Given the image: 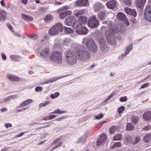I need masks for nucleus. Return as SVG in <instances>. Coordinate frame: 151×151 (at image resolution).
Masks as SVG:
<instances>
[{
    "mask_svg": "<svg viewBox=\"0 0 151 151\" xmlns=\"http://www.w3.org/2000/svg\"><path fill=\"white\" fill-rule=\"evenodd\" d=\"M85 44L88 50L93 52H96L98 50V47L95 41L90 39H84L82 42Z\"/></svg>",
    "mask_w": 151,
    "mask_h": 151,
    "instance_id": "f03ea898",
    "label": "nucleus"
},
{
    "mask_svg": "<svg viewBox=\"0 0 151 151\" xmlns=\"http://www.w3.org/2000/svg\"><path fill=\"white\" fill-rule=\"evenodd\" d=\"M50 59L53 63L60 64L63 61L62 53L59 51H55L51 54Z\"/></svg>",
    "mask_w": 151,
    "mask_h": 151,
    "instance_id": "39448f33",
    "label": "nucleus"
},
{
    "mask_svg": "<svg viewBox=\"0 0 151 151\" xmlns=\"http://www.w3.org/2000/svg\"><path fill=\"white\" fill-rule=\"evenodd\" d=\"M12 96H9V97H7V98L5 99V101H10L11 99V97H12Z\"/></svg>",
    "mask_w": 151,
    "mask_h": 151,
    "instance_id": "0e129e2a",
    "label": "nucleus"
},
{
    "mask_svg": "<svg viewBox=\"0 0 151 151\" xmlns=\"http://www.w3.org/2000/svg\"><path fill=\"white\" fill-rule=\"evenodd\" d=\"M65 117L62 116L61 117L59 118H57L55 119V120L56 121H60L61 120H62Z\"/></svg>",
    "mask_w": 151,
    "mask_h": 151,
    "instance_id": "5fc2aeb1",
    "label": "nucleus"
},
{
    "mask_svg": "<svg viewBox=\"0 0 151 151\" xmlns=\"http://www.w3.org/2000/svg\"><path fill=\"white\" fill-rule=\"evenodd\" d=\"M64 29L65 32L67 33H71L73 32V30L71 28L69 27H65Z\"/></svg>",
    "mask_w": 151,
    "mask_h": 151,
    "instance_id": "c9c22d12",
    "label": "nucleus"
},
{
    "mask_svg": "<svg viewBox=\"0 0 151 151\" xmlns=\"http://www.w3.org/2000/svg\"><path fill=\"white\" fill-rule=\"evenodd\" d=\"M65 112V111H60V109H58L57 110H55L52 113V114H61Z\"/></svg>",
    "mask_w": 151,
    "mask_h": 151,
    "instance_id": "a19ab883",
    "label": "nucleus"
},
{
    "mask_svg": "<svg viewBox=\"0 0 151 151\" xmlns=\"http://www.w3.org/2000/svg\"><path fill=\"white\" fill-rule=\"evenodd\" d=\"M32 100L31 99L27 100L23 102L20 106L19 107L21 108L28 105L29 104L32 102Z\"/></svg>",
    "mask_w": 151,
    "mask_h": 151,
    "instance_id": "a878e982",
    "label": "nucleus"
},
{
    "mask_svg": "<svg viewBox=\"0 0 151 151\" xmlns=\"http://www.w3.org/2000/svg\"><path fill=\"white\" fill-rule=\"evenodd\" d=\"M131 119L132 123L134 124H136L139 121L138 118L135 116H133L132 117Z\"/></svg>",
    "mask_w": 151,
    "mask_h": 151,
    "instance_id": "c756f323",
    "label": "nucleus"
},
{
    "mask_svg": "<svg viewBox=\"0 0 151 151\" xmlns=\"http://www.w3.org/2000/svg\"><path fill=\"white\" fill-rule=\"evenodd\" d=\"M125 108L124 106H122L118 109V111L119 113H122L124 110Z\"/></svg>",
    "mask_w": 151,
    "mask_h": 151,
    "instance_id": "79ce46f5",
    "label": "nucleus"
},
{
    "mask_svg": "<svg viewBox=\"0 0 151 151\" xmlns=\"http://www.w3.org/2000/svg\"><path fill=\"white\" fill-rule=\"evenodd\" d=\"M116 37L118 40L121 38L120 35L112 29H110L106 32V38L109 44L114 45L116 44Z\"/></svg>",
    "mask_w": 151,
    "mask_h": 151,
    "instance_id": "f257e3e1",
    "label": "nucleus"
},
{
    "mask_svg": "<svg viewBox=\"0 0 151 151\" xmlns=\"http://www.w3.org/2000/svg\"><path fill=\"white\" fill-rule=\"evenodd\" d=\"M71 12L70 11L60 12L59 14L60 18L61 19H63L68 15L71 14Z\"/></svg>",
    "mask_w": 151,
    "mask_h": 151,
    "instance_id": "4be33fe9",
    "label": "nucleus"
},
{
    "mask_svg": "<svg viewBox=\"0 0 151 151\" xmlns=\"http://www.w3.org/2000/svg\"><path fill=\"white\" fill-rule=\"evenodd\" d=\"M4 126L7 128H8L9 127H12V125L9 123L5 124Z\"/></svg>",
    "mask_w": 151,
    "mask_h": 151,
    "instance_id": "864d4df0",
    "label": "nucleus"
},
{
    "mask_svg": "<svg viewBox=\"0 0 151 151\" xmlns=\"http://www.w3.org/2000/svg\"><path fill=\"white\" fill-rule=\"evenodd\" d=\"M107 136L105 134H102L100 136V137L98 139L97 145L99 146L104 143L106 140Z\"/></svg>",
    "mask_w": 151,
    "mask_h": 151,
    "instance_id": "f8f14e48",
    "label": "nucleus"
},
{
    "mask_svg": "<svg viewBox=\"0 0 151 151\" xmlns=\"http://www.w3.org/2000/svg\"><path fill=\"white\" fill-rule=\"evenodd\" d=\"M65 56L67 62L70 65H73L77 62V59L75 52L71 51L66 52Z\"/></svg>",
    "mask_w": 151,
    "mask_h": 151,
    "instance_id": "20e7f679",
    "label": "nucleus"
},
{
    "mask_svg": "<svg viewBox=\"0 0 151 151\" xmlns=\"http://www.w3.org/2000/svg\"><path fill=\"white\" fill-rule=\"evenodd\" d=\"M84 13L83 10H76L75 11V15L76 17Z\"/></svg>",
    "mask_w": 151,
    "mask_h": 151,
    "instance_id": "f704fd0d",
    "label": "nucleus"
},
{
    "mask_svg": "<svg viewBox=\"0 0 151 151\" xmlns=\"http://www.w3.org/2000/svg\"><path fill=\"white\" fill-rule=\"evenodd\" d=\"M6 13L3 10H0V21L5 20L6 18Z\"/></svg>",
    "mask_w": 151,
    "mask_h": 151,
    "instance_id": "b1692460",
    "label": "nucleus"
},
{
    "mask_svg": "<svg viewBox=\"0 0 151 151\" xmlns=\"http://www.w3.org/2000/svg\"><path fill=\"white\" fill-rule=\"evenodd\" d=\"M7 26L8 28L11 31L13 32L14 31V29L11 25L9 24Z\"/></svg>",
    "mask_w": 151,
    "mask_h": 151,
    "instance_id": "bf43d9fd",
    "label": "nucleus"
},
{
    "mask_svg": "<svg viewBox=\"0 0 151 151\" xmlns=\"http://www.w3.org/2000/svg\"><path fill=\"white\" fill-rule=\"evenodd\" d=\"M50 103V101H46V102L43 103H40L39 104V106L40 107H45L47 105L49 104Z\"/></svg>",
    "mask_w": 151,
    "mask_h": 151,
    "instance_id": "ea45409f",
    "label": "nucleus"
},
{
    "mask_svg": "<svg viewBox=\"0 0 151 151\" xmlns=\"http://www.w3.org/2000/svg\"><path fill=\"white\" fill-rule=\"evenodd\" d=\"M58 143H59V145L57 146H54L53 148L51 149V151H52L54 150H55L56 148H58V147H59L61 145L62 143V142H58Z\"/></svg>",
    "mask_w": 151,
    "mask_h": 151,
    "instance_id": "09e8293b",
    "label": "nucleus"
},
{
    "mask_svg": "<svg viewBox=\"0 0 151 151\" xmlns=\"http://www.w3.org/2000/svg\"><path fill=\"white\" fill-rule=\"evenodd\" d=\"M1 4L2 6L5 7L6 6V4L4 2V1L3 0H2L1 1Z\"/></svg>",
    "mask_w": 151,
    "mask_h": 151,
    "instance_id": "052dcab7",
    "label": "nucleus"
},
{
    "mask_svg": "<svg viewBox=\"0 0 151 151\" xmlns=\"http://www.w3.org/2000/svg\"><path fill=\"white\" fill-rule=\"evenodd\" d=\"M23 3L25 5H26L27 2L28 0H22Z\"/></svg>",
    "mask_w": 151,
    "mask_h": 151,
    "instance_id": "338daca9",
    "label": "nucleus"
},
{
    "mask_svg": "<svg viewBox=\"0 0 151 151\" xmlns=\"http://www.w3.org/2000/svg\"><path fill=\"white\" fill-rule=\"evenodd\" d=\"M50 49L48 48H45L42 50L40 52V55L44 58H45L48 56L50 53Z\"/></svg>",
    "mask_w": 151,
    "mask_h": 151,
    "instance_id": "f3484780",
    "label": "nucleus"
},
{
    "mask_svg": "<svg viewBox=\"0 0 151 151\" xmlns=\"http://www.w3.org/2000/svg\"><path fill=\"white\" fill-rule=\"evenodd\" d=\"M78 29L76 30V32L78 34L81 35H86V34L88 32V30L84 26H81V27L79 29Z\"/></svg>",
    "mask_w": 151,
    "mask_h": 151,
    "instance_id": "dca6fc26",
    "label": "nucleus"
},
{
    "mask_svg": "<svg viewBox=\"0 0 151 151\" xmlns=\"http://www.w3.org/2000/svg\"><path fill=\"white\" fill-rule=\"evenodd\" d=\"M12 96H9V97H7V98L5 99V101H10L11 99V97H12Z\"/></svg>",
    "mask_w": 151,
    "mask_h": 151,
    "instance_id": "e2e57ef3",
    "label": "nucleus"
},
{
    "mask_svg": "<svg viewBox=\"0 0 151 151\" xmlns=\"http://www.w3.org/2000/svg\"><path fill=\"white\" fill-rule=\"evenodd\" d=\"M88 3V0H78L76 1L77 5L79 6H86Z\"/></svg>",
    "mask_w": 151,
    "mask_h": 151,
    "instance_id": "412c9836",
    "label": "nucleus"
},
{
    "mask_svg": "<svg viewBox=\"0 0 151 151\" xmlns=\"http://www.w3.org/2000/svg\"><path fill=\"white\" fill-rule=\"evenodd\" d=\"M140 137H136L135 139L132 141V143L133 145H135L139 142L140 139Z\"/></svg>",
    "mask_w": 151,
    "mask_h": 151,
    "instance_id": "e433bc0d",
    "label": "nucleus"
},
{
    "mask_svg": "<svg viewBox=\"0 0 151 151\" xmlns=\"http://www.w3.org/2000/svg\"><path fill=\"white\" fill-rule=\"evenodd\" d=\"M59 95L60 93L59 92H56L54 94H51L50 96V97L52 99H54L58 96Z\"/></svg>",
    "mask_w": 151,
    "mask_h": 151,
    "instance_id": "58836bf2",
    "label": "nucleus"
},
{
    "mask_svg": "<svg viewBox=\"0 0 151 151\" xmlns=\"http://www.w3.org/2000/svg\"><path fill=\"white\" fill-rule=\"evenodd\" d=\"M143 118L147 121L151 120V112L147 111L145 112L143 115Z\"/></svg>",
    "mask_w": 151,
    "mask_h": 151,
    "instance_id": "aec40b11",
    "label": "nucleus"
},
{
    "mask_svg": "<svg viewBox=\"0 0 151 151\" xmlns=\"http://www.w3.org/2000/svg\"><path fill=\"white\" fill-rule=\"evenodd\" d=\"M25 133V132H22L19 134L16 135L15 136V138H18V137H21Z\"/></svg>",
    "mask_w": 151,
    "mask_h": 151,
    "instance_id": "13d9d810",
    "label": "nucleus"
},
{
    "mask_svg": "<svg viewBox=\"0 0 151 151\" xmlns=\"http://www.w3.org/2000/svg\"><path fill=\"white\" fill-rule=\"evenodd\" d=\"M122 146L121 143L120 142L115 143L111 147V149H113L117 147H120Z\"/></svg>",
    "mask_w": 151,
    "mask_h": 151,
    "instance_id": "72a5a7b5",
    "label": "nucleus"
},
{
    "mask_svg": "<svg viewBox=\"0 0 151 151\" xmlns=\"http://www.w3.org/2000/svg\"><path fill=\"white\" fill-rule=\"evenodd\" d=\"M57 115H52L49 116V119H53L56 117Z\"/></svg>",
    "mask_w": 151,
    "mask_h": 151,
    "instance_id": "6e6d98bb",
    "label": "nucleus"
},
{
    "mask_svg": "<svg viewBox=\"0 0 151 151\" xmlns=\"http://www.w3.org/2000/svg\"><path fill=\"white\" fill-rule=\"evenodd\" d=\"M106 5L108 8L113 9L116 7V2L115 0H111L106 3Z\"/></svg>",
    "mask_w": 151,
    "mask_h": 151,
    "instance_id": "a211bd4d",
    "label": "nucleus"
},
{
    "mask_svg": "<svg viewBox=\"0 0 151 151\" xmlns=\"http://www.w3.org/2000/svg\"><path fill=\"white\" fill-rule=\"evenodd\" d=\"M145 19L148 22H151V6L148 5L146 7L144 13Z\"/></svg>",
    "mask_w": 151,
    "mask_h": 151,
    "instance_id": "1a4fd4ad",
    "label": "nucleus"
},
{
    "mask_svg": "<svg viewBox=\"0 0 151 151\" xmlns=\"http://www.w3.org/2000/svg\"><path fill=\"white\" fill-rule=\"evenodd\" d=\"M122 139V135L121 134H118L114 136L113 137L114 141L120 140Z\"/></svg>",
    "mask_w": 151,
    "mask_h": 151,
    "instance_id": "2f4dec72",
    "label": "nucleus"
},
{
    "mask_svg": "<svg viewBox=\"0 0 151 151\" xmlns=\"http://www.w3.org/2000/svg\"><path fill=\"white\" fill-rule=\"evenodd\" d=\"M76 19L74 17L70 16L68 17L65 19L66 24L68 26L73 25L75 22Z\"/></svg>",
    "mask_w": 151,
    "mask_h": 151,
    "instance_id": "9b49d317",
    "label": "nucleus"
},
{
    "mask_svg": "<svg viewBox=\"0 0 151 151\" xmlns=\"http://www.w3.org/2000/svg\"><path fill=\"white\" fill-rule=\"evenodd\" d=\"M79 60L82 62H86L91 58V55L87 51L79 50L76 53Z\"/></svg>",
    "mask_w": 151,
    "mask_h": 151,
    "instance_id": "7ed1b4c3",
    "label": "nucleus"
},
{
    "mask_svg": "<svg viewBox=\"0 0 151 151\" xmlns=\"http://www.w3.org/2000/svg\"><path fill=\"white\" fill-rule=\"evenodd\" d=\"M149 85V83H145L141 86L140 88H144L147 87Z\"/></svg>",
    "mask_w": 151,
    "mask_h": 151,
    "instance_id": "3c124183",
    "label": "nucleus"
},
{
    "mask_svg": "<svg viewBox=\"0 0 151 151\" xmlns=\"http://www.w3.org/2000/svg\"><path fill=\"white\" fill-rule=\"evenodd\" d=\"M60 140V139H57L56 140H53L52 141V145H54L56 144L57 146L58 145H59V143H58V142H61L60 141H59Z\"/></svg>",
    "mask_w": 151,
    "mask_h": 151,
    "instance_id": "a18cd8bd",
    "label": "nucleus"
},
{
    "mask_svg": "<svg viewBox=\"0 0 151 151\" xmlns=\"http://www.w3.org/2000/svg\"><path fill=\"white\" fill-rule=\"evenodd\" d=\"M104 116V115L102 114H101L98 116H96V119H100L102 118Z\"/></svg>",
    "mask_w": 151,
    "mask_h": 151,
    "instance_id": "8fccbe9b",
    "label": "nucleus"
},
{
    "mask_svg": "<svg viewBox=\"0 0 151 151\" xmlns=\"http://www.w3.org/2000/svg\"><path fill=\"white\" fill-rule=\"evenodd\" d=\"M35 90L36 92H37L41 91L42 90V88L41 86H37L35 88Z\"/></svg>",
    "mask_w": 151,
    "mask_h": 151,
    "instance_id": "49530a36",
    "label": "nucleus"
},
{
    "mask_svg": "<svg viewBox=\"0 0 151 151\" xmlns=\"http://www.w3.org/2000/svg\"><path fill=\"white\" fill-rule=\"evenodd\" d=\"M117 127L116 126H113L109 129V132L110 134H113L116 131Z\"/></svg>",
    "mask_w": 151,
    "mask_h": 151,
    "instance_id": "473e14b6",
    "label": "nucleus"
},
{
    "mask_svg": "<svg viewBox=\"0 0 151 151\" xmlns=\"http://www.w3.org/2000/svg\"><path fill=\"white\" fill-rule=\"evenodd\" d=\"M99 45L101 50L102 51L105 52L108 50L109 47L107 46L106 42L105 39H100L99 41Z\"/></svg>",
    "mask_w": 151,
    "mask_h": 151,
    "instance_id": "9d476101",
    "label": "nucleus"
},
{
    "mask_svg": "<svg viewBox=\"0 0 151 151\" xmlns=\"http://www.w3.org/2000/svg\"><path fill=\"white\" fill-rule=\"evenodd\" d=\"M43 119H44V120H45V121L47 120H49V116H46V117L44 118Z\"/></svg>",
    "mask_w": 151,
    "mask_h": 151,
    "instance_id": "774afa93",
    "label": "nucleus"
},
{
    "mask_svg": "<svg viewBox=\"0 0 151 151\" xmlns=\"http://www.w3.org/2000/svg\"><path fill=\"white\" fill-rule=\"evenodd\" d=\"M114 95V94L113 93H112L109 96L108 98L106 100V101H107L109 100L111 97Z\"/></svg>",
    "mask_w": 151,
    "mask_h": 151,
    "instance_id": "4d7b16f0",
    "label": "nucleus"
},
{
    "mask_svg": "<svg viewBox=\"0 0 151 151\" xmlns=\"http://www.w3.org/2000/svg\"><path fill=\"white\" fill-rule=\"evenodd\" d=\"M29 37L30 38L33 39H36L38 37V35H37L33 34L32 35H29Z\"/></svg>",
    "mask_w": 151,
    "mask_h": 151,
    "instance_id": "37998d69",
    "label": "nucleus"
},
{
    "mask_svg": "<svg viewBox=\"0 0 151 151\" xmlns=\"http://www.w3.org/2000/svg\"><path fill=\"white\" fill-rule=\"evenodd\" d=\"M151 128V126L149 125L146 126L143 129L144 130H146L147 131Z\"/></svg>",
    "mask_w": 151,
    "mask_h": 151,
    "instance_id": "603ef678",
    "label": "nucleus"
},
{
    "mask_svg": "<svg viewBox=\"0 0 151 151\" xmlns=\"http://www.w3.org/2000/svg\"><path fill=\"white\" fill-rule=\"evenodd\" d=\"M87 22V18L86 17L81 16L78 17V19L77 21H76L73 25V29H79L81 27L82 24H84L86 23Z\"/></svg>",
    "mask_w": 151,
    "mask_h": 151,
    "instance_id": "0eeeda50",
    "label": "nucleus"
},
{
    "mask_svg": "<svg viewBox=\"0 0 151 151\" xmlns=\"http://www.w3.org/2000/svg\"><path fill=\"white\" fill-rule=\"evenodd\" d=\"M1 55L2 56V58L4 60H5L6 59V55L3 53H1Z\"/></svg>",
    "mask_w": 151,
    "mask_h": 151,
    "instance_id": "680f3d73",
    "label": "nucleus"
},
{
    "mask_svg": "<svg viewBox=\"0 0 151 151\" xmlns=\"http://www.w3.org/2000/svg\"><path fill=\"white\" fill-rule=\"evenodd\" d=\"M10 58L12 60L17 62L19 61L20 57L17 55H12L10 56Z\"/></svg>",
    "mask_w": 151,
    "mask_h": 151,
    "instance_id": "bb28decb",
    "label": "nucleus"
},
{
    "mask_svg": "<svg viewBox=\"0 0 151 151\" xmlns=\"http://www.w3.org/2000/svg\"><path fill=\"white\" fill-rule=\"evenodd\" d=\"M127 97L126 96L124 97H121L119 99V100L121 102H125L127 101Z\"/></svg>",
    "mask_w": 151,
    "mask_h": 151,
    "instance_id": "de8ad7c7",
    "label": "nucleus"
},
{
    "mask_svg": "<svg viewBox=\"0 0 151 151\" xmlns=\"http://www.w3.org/2000/svg\"><path fill=\"white\" fill-rule=\"evenodd\" d=\"M146 3V0H136L135 4L137 8L142 9Z\"/></svg>",
    "mask_w": 151,
    "mask_h": 151,
    "instance_id": "ddd939ff",
    "label": "nucleus"
},
{
    "mask_svg": "<svg viewBox=\"0 0 151 151\" xmlns=\"http://www.w3.org/2000/svg\"><path fill=\"white\" fill-rule=\"evenodd\" d=\"M99 24V21L97 20L95 15L91 17L88 22V24L91 28H96Z\"/></svg>",
    "mask_w": 151,
    "mask_h": 151,
    "instance_id": "6e6552de",
    "label": "nucleus"
},
{
    "mask_svg": "<svg viewBox=\"0 0 151 151\" xmlns=\"http://www.w3.org/2000/svg\"><path fill=\"white\" fill-rule=\"evenodd\" d=\"M6 77L9 80L15 82L19 81L21 80V78L17 76L10 74L7 75Z\"/></svg>",
    "mask_w": 151,
    "mask_h": 151,
    "instance_id": "2eb2a0df",
    "label": "nucleus"
},
{
    "mask_svg": "<svg viewBox=\"0 0 151 151\" xmlns=\"http://www.w3.org/2000/svg\"><path fill=\"white\" fill-rule=\"evenodd\" d=\"M63 30L62 24L60 23H58L49 29L48 33L50 35L53 36L58 34L59 31L62 32Z\"/></svg>",
    "mask_w": 151,
    "mask_h": 151,
    "instance_id": "423d86ee",
    "label": "nucleus"
},
{
    "mask_svg": "<svg viewBox=\"0 0 151 151\" xmlns=\"http://www.w3.org/2000/svg\"><path fill=\"white\" fill-rule=\"evenodd\" d=\"M134 128V127L130 123H127V130H131Z\"/></svg>",
    "mask_w": 151,
    "mask_h": 151,
    "instance_id": "4c0bfd02",
    "label": "nucleus"
},
{
    "mask_svg": "<svg viewBox=\"0 0 151 151\" xmlns=\"http://www.w3.org/2000/svg\"><path fill=\"white\" fill-rule=\"evenodd\" d=\"M105 14L103 12H100L98 14V17L101 20H103L105 18Z\"/></svg>",
    "mask_w": 151,
    "mask_h": 151,
    "instance_id": "cd10ccee",
    "label": "nucleus"
},
{
    "mask_svg": "<svg viewBox=\"0 0 151 151\" xmlns=\"http://www.w3.org/2000/svg\"><path fill=\"white\" fill-rule=\"evenodd\" d=\"M22 17L25 21L27 22L32 21L33 20L32 17L29 15H27L24 14L21 15Z\"/></svg>",
    "mask_w": 151,
    "mask_h": 151,
    "instance_id": "5701e85b",
    "label": "nucleus"
},
{
    "mask_svg": "<svg viewBox=\"0 0 151 151\" xmlns=\"http://www.w3.org/2000/svg\"><path fill=\"white\" fill-rule=\"evenodd\" d=\"M124 4L128 6H130L132 5V2L130 0H125Z\"/></svg>",
    "mask_w": 151,
    "mask_h": 151,
    "instance_id": "c03bdc74",
    "label": "nucleus"
},
{
    "mask_svg": "<svg viewBox=\"0 0 151 151\" xmlns=\"http://www.w3.org/2000/svg\"><path fill=\"white\" fill-rule=\"evenodd\" d=\"M117 18L120 20L124 21H127V25H129V23L127 20V19L124 14L122 13H119L117 15Z\"/></svg>",
    "mask_w": 151,
    "mask_h": 151,
    "instance_id": "6ab92c4d",
    "label": "nucleus"
},
{
    "mask_svg": "<svg viewBox=\"0 0 151 151\" xmlns=\"http://www.w3.org/2000/svg\"><path fill=\"white\" fill-rule=\"evenodd\" d=\"M124 10L125 12L128 14L134 17H135L137 16V14L136 12L134 9L126 7L124 8Z\"/></svg>",
    "mask_w": 151,
    "mask_h": 151,
    "instance_id": "4468645a",
    "label": "nucleus"
},
{
    "mask_svg": "<svg viewBox=\"0 0 151 151\" xmlns=\"http://www.w3.org/2000/svg\"><path fill=\"white\" fill-rule=\"evenodd\" d=\"M132 49V46H128L127 47L126 50L125 51V53L122 55V57H124L126 56V55L128 54L129 52Z\"/></svg>",
    "mask_w": 151,
    "mask_h": 151,
    "instance_id": "c85d7f7f",
    "label": "nucleus"
},
{
    "mask_svg": "<svg viewBox=\"0 0 151 151\" xmlns=\"http://www.w3.org/2000/svg\"><path fill=\"white\" fill-rule=\"evenodd\" d=\"M53 17L50 14L47 15L44 18V20L45 22L49 21L53 19Z\"/></svg>",
    "mask_w": 151,
    "mask_h": 151,
    "instance_id": "7c9ffc66",
    "label": "nucleus"
},
{
    "mask_svg": "<svg viewBox=\"0 0 151 151\" xmlns=\"http://www.w3.org/2000/svg\"><path fill=\"white\" fill-rule=\"evenodd\" d=\"M14 35L16 37H21V35L20 34H19L18 33H14Z\"/></svg>",
    "mask_w": 151,
    "mask_h": 151,
    "instance_id": "69168bd1",
    "label": "nucleus"
},
{
    "mask_svg": "<svg viewBox=\"0 0 151 151\" xmlns=\"http://www.w3.org/2000/svg\"><path fill=\"white\" fill-rule=\"evenodd\" d=\"M151 140V134H146L144 137L143 140L145 143H148Z\"/></svg>",
    "mask_w": 151,
    "mask_h": 151,
    "instance_id": "393cba45",
    "label": "nucleus"
}]
</instances>
